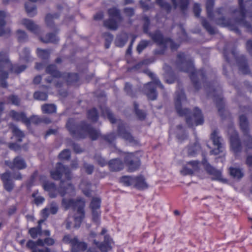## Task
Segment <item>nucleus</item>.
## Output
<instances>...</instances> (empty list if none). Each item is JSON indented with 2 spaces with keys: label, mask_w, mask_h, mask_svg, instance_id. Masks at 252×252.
Returning <instances> with one entry per match:
<instances>
[{
  "label": "nucleus",
  "mask_w": 252,
  "mask_h": 252,
  "mask_svg": "<svg viewBox=\"0 0 252 252\" xmlns=\"http://www.w3.org/2000/svg\"><path fill=\"white\" fill-rule=\"evenodd\" d=\"M77 238L75 237L73 239L71 238V236L69 235H65L63 238V241L65 243L70 244L71 246L73 244V242H74Z\"/></svg>",
  "instance_id": "0e129e2a"
},
{
  "label": "nucleus",
  "mask_w": 252,
  "mask_h": 252,
  "mask_svg": "<svg viewBox=\"0 0 252 252\" xmlns=\"http://www.w3.org/2000/svg\"><path fill=\"white\" fill-rule=\"evenodd\" d=\"M102 115L104 117H107L112 123H115L116 120L113 115L111 113L110 110L108 108H104L102 109Z\"/></svg>",
  "instance_id": "09e8293b"
},
{
  "label": "nucleus",
  "mask_w": 252,
  "mask_h": 252,
  "mask_svg": "<svg viewBox=\"0 0 252 252\" xmlns=\"http://www.w3.org/2000/svg\"><path fill=\"white\" fill-rule=\"evenodd\" d=\"M185 55L183 53H180L178 55V64L181 63L183 66V68H181L182 71L190 73V77L192 81L194 79V75L195 74V70L194 65L191 61L188 62L184 60Z\"/></svg>",
  "instance_id": "0eeeda50"
},
{
  "label": "nucleus",
  "mask_w": 252,
  "mask_h": 252,
  "mask_svg": "<svg viewBox=\"0 0 252 252\" xmlns=\"http://www.w3.org/2000/svg\"><path fill=\"white\" fill-rule=\"evenodd\" d=\"M37 194V193H33L32 194V196H33V197H34L35 203L36 205H39L40 204H42L44 202L45 199H44V197L42 196H36V195Z\"/></svg>",
  "instance_id": "e2e57ef3"
},
{
  "label": "nucleus",
  "mask_w": 252,
  "mask_h": 252,
  "mask_svg": "<svg viewBox=\"0 0 252 252\" xmlns=\"http://www.w3.org/2000/svg\"><path fill=\"white\" fill-rule=\"evenodd\" d=\"M124 13L128 17H131L134 14V10L131 7H126L124 9Z\"/></svg>",
  "instance_id": "338daca9"
},
{
  "label": "nucleus",
  "mask_w": 252,
  "mask_h": 252,
  "mask_svg": "<svg viewBox=\"0 0 252 252\" xmlns=\"http://www.w3.org/2000/svg\"><path fill=\"white\" fill-rule=\"evenodd\" d=\"M25 7L28 15L33 16L36 14V7L31 2H27L25 4Z\"/></svg>",
  "instance_id": "f704fd0d"
},
{
  "label": "nucleus",
  "mask_w": 252,
  "mask_h": 252,
  "mask_svg": "<svg viewBox=\"0 0 252 252\" xmlns=\"http://www.w3.org/2000/svg\"><path fill=\"white\" fill-rule=\"evenodd\" d=\"M28 122L25 123L27 126H29L31 124H38L41 122H44L46 124H49L51 121L48 119H42L38 116H33L30 118H28Z\"/></svg>",
  "instance_id": "c85d7f7f"
},
{
  "label": "nucleus",
  "mask_w": 252,
  "mask_h": 252,
  "mask_svg": "<svg viewBox=\"0 0 252 252\" xmlns=\"http://www.w3.org/2000/svg\"><path fill=\"white\" fill-rule=\"evenodd\" d=\"M240 126L245 135L247 137L246 146L248 148H252V137L247 135L248 123L246 117L242 115L240 117Z\"/></svg>",
  "instance_id": "4468645a"
},
{
  "label": "nucleus",
  "mask_w": 252,
  "mask_h": 252,
  "mask_svg": "<svg viewBox=\"0 0 252 252\" xmlns=\"http://www.w3.org/2000/svg\"><path fill=\"white\" fill-rule=\"evenodd\" d=\"M175 8L179 7L182 12L186 11L189 5L190 0H171Z\"/></svg>",
  "instance_id": "5701e85b"
},
{
  "label": "nucleus",
  "mask_w": 252,
  "mask_h": 252,
  "mask_svg": "<svg viewBox=\"0 0 252 252\" xmlns=\"http://www.w3.org/2000/svg\"><path fill=\"white\" fill-rule=\"evenodd\" d=\"M104 26L108 29L115 30L118 28V23L114 18H109L103 21Z\"/></svg>",
  "instance_id": "7c9ffc66"
},
{
  "label": "nucleus",
  "mask_w": 252,
  "mask_h": 252,
  "mask_svg": "<svg viewBox=\"0 0 252 252\" xmlns=\"http://www.w3.org/2000/svg\"><path fill=\"white\" fill-rule=\"evenodd\" d=\"M91 185L86 181H83L80 185V188L82 189L84 194L86 196H89L90 194V188Z\"/></svg>",
  "instance_id": "de8ad7c7"
},
{
  "label": "nucleus",
  "mask_w": 252,
  "mask_h": 252,
  "mask_svg": "<svg viewBox=\"0 0 252 252\" xmlns=\"http://www.w3.org/2000/svg\"><path fill=\"white\" fill-rule=\"evenodd\" d=\"M214 4V0H207L206 2V9L207 16L210 18L213 16V8Z\"/></svg>",
  "instance_id": "e433bc0d"
},
{
  "label": "nucleus",
  "mask_w": 252,
  "mask_h": 252,
  "mask_svg": "<svg viewBox=\"0 0 252 252\" xmlns=\"http://www.w3.org/2000/svg\"><path fill=\"white\" fill-rule=\"evenodd\" d=\"M89 119L92 121H96L98 119V114L95 108H93L88 111V114Z\"/></svg>",
  "instance_id": "5fc2aeb1"
},
{
  "label": "nucleus",
  "mask_w": 252,
  "mask_h": 252,
  "mask_svg": "<svg viewBox=\"0 0 252 252\" xmlns=\"http://www.w3.org/2000/svg\"><path fill=\"white\" fill-rule=\"evenodd\" d=\"M20 60L23 62H28L30 61V50L27 48H24L20 51Z\"/></svg>",
  "instance_id": "58836bf2"
},
{
  "label": "nucleus",
  "mask_w": 252,
  "mask_h": 252,
  "mask_svg": "<svg viewBox=\"0 0 252 252\" xmlns=\"http://www.w3.org/2000/svg\"><path fill=\"white\" fill-rule=\"evenodd\" d=\"M135 180V177L126 176L120 179V182L126 186H134Z\"/></svg>",
  "instance_id": "a19ab883"
},
{
  "label": "nucleus",
  "mask_w": 252,
  "mask_h": 252,
  "mask_svg": "<svg viewBox=\"0 0 252 252\" xmlns=\"http://www.w3.org/2000/svg\"><path fill=\"white\" fill-rule=\"evenodd\" d=\"M200 150V146L198 143H195L193 146L190 147L188 149L189 155L194 156L197 151Z\"/></svg>",
  "instance_id": "603ef678"
},
{
  "label": "nucleus",
  "mask_w": 252,
  "mask_h": 252,
  "mask_svg": "<svg viewBox=\"0 0 252 252\" xmlns=\"http://www.w3.org/2000/svg\"><path fill=\"white\" fill-rule=\"evenodd\" d=\"M44 221V220H41L38 221V227H33L29 230V233L31 235V236L33 238L35 239L37 237V236L40 235L41 233V223Z\"/></svg>",
  "instance_id": "473e14b6"
},
{
  "label": "nucleus",
  "mask_w": 252,
  "mask_h": 252,
  "mask_svg": "<svg viewBox=\"0 0 252 252\" xmlns=\"http://www.w3.org/2000/svg\"><path fill=\"white\" fill-rule=\"evenodd\" d=\"M193 11L195 17L198 18L200 16L201 9L200 4L198 3H194L193 6Z\"/></svg>",
  "instance_id": "bf43d9fd"
},
{
  "label": "nucleus",
  "mask_w": 252,
  "mask_h": 252,
  "mask_svg": "<svg viewBox=\"0 0 252 252\" xmlns=\"http://www.w3.org/2000/svg\"><path fill=\"white\" fill-rule=\"evenodd\" d=\"M230 175L236 179H240L243 176V173L241 169L236 168H230Z\"/></svg>",
  "instance_id": "a18cd8bd"
},
{
  "label": "nucleus",
  "mask_w": 252,
  "mask_h": 252,
  "mask_svg": "<svg viewBox=\"0 0 252 252\" xmlns=\"http://www.w3.org/2000/svg\"><path fill=\"white\" fill-rule=\"evenodd\" d=\"M64 184V182L61 181V187L59 189V192L62 196H64L65 195L68 194L69 195H73L75 194L74 189L73 186L70 184H67V187L66 189H64L63 186Z\"/></svg>",
  "instance_id": "a878e982"
},
{
  "label": "nucleus",
  "mask_w": 252,
  "mask_h": 252,
  "mask_svg": "<svg viewBox=\"0 0 252 252\" xmlns=\"http://www.w3.org/2000/svg\"><path fill=\"white\" fill-rule=\"evenodd\" d=\"M50 174L52 178L55 180L60 179L63 174H64L67 180H69L71 178L68 168L65 167L60 162L57 163L56 169L51 171Z\"/></svg>",
  "instance_id": "1a4fd4ad"
},
{
  "label": "nucleus",
  "mask_w": 252,
  "mask_h": 252,
  "mask_svg": "<svg viewBox=\"0 0 252 252\" xmlns=\"http://www.w3.org/2000/svg\"><path fill=\"white\" fill-rule=\"evenodd\" d=\"M5 164L12 169H23L26 167V163L24 160L20 157L15 158L13 162L6 160L5 161Z\"/></svg>",
  "instance_id": "f3484780"
},
{
  "label": "nucleus",
  "mask_w": 252,
  "mask_h": 252,
  "mask_svg": "<svg viewBox=\"0 0 252 252\" xmlns=\"http://www.w3.org/2000/svg\"><path fill=\"white\" fill-rule=\"evenodd\" d=\"M108 164L110 170L112 171H119L123 169L124 166V163L118 159L110 160Z\"/></svg>",
  "instance_id": "b1692460"
},
{
  "label": "nucleus",
  "mask_w": 252,
  "mask_h": 252,
  "mask_svg": "<svg viewBox=\"0 0 252 252\" xmlns=\"http://www.w3.org/2000/svg\"><path fill=\"white\" fill-rule=\"evenodd\" d=\"M87 247L86 243L83 242H79L77 238L71 246L72 252H81L84 251Z\"/></svg>",
  "instance_id": "393cba45"
},
{
  "label": "nucleus",
  "mask_w": 252,
  "mask_h": 252,
  "mask_svg": "<svg viewBox=\"0 0 252 252\" xmlns=\"http://www.w3.org/2000/svg\"><path fill=\"white\" fill-rule=\"evenodd\" d=\"M234 12L235 13H239L241 16L242 19H244L246 17L247 10L245 5L239 6V9L235 10Z\"/></svg>",
  "instance_id": "4d7b16f0"
},
{
  "label": "nucleus",
  "mask_w": 252,
  "mask_h": 252,
  "mask_svg": "<svg viewBox=\"0 0 252 252\" xmlns=\"http://www.w3.org/2000/svg\"><path fill=\"white\" fill-rule=\"evenodd\" d=\"M138 105L136 104H134V109L135 111V113L137 116L140 119H143L145 117V114L144 113L142 112L140 110L137 109Z\"/></svg>",
  "instance_id": "69168bd1"
},
{
  "label": "nucleus",
  "mask_w": 252,
  "mask_h": 252,
  "mask_svg": "<svg viewBox=\"0 0 252 252\" xmlns=\"http://www.w3.org/2000/svg\"><path fill=\"white\" fill-rule=\"evenodd\" d=\"M127 41V36L126 34H123L117 37L115 40L116 46L123 47Z\"/></svg>",
  "instance_id": "37998d69"
},
{
  "label": "nucleus",
  "mask_w": 252,
  "mask_h": 252,
  "mask_svg": "<svg viewBox=\"0 0 252 252\" xmlns=\"http://www.w3.org/2000/svg\"><path fill=\"white\" fill-rule=\"evenodd\" d=\"M186 121L190 127L202 125L204 120L200 110L198 108H195L192 115L189 118H187Z\"/></svg>",
  "instance_id": "ddd939ff"
},
{
  "label": "nucleus",
  "mask_w": 252,
  "mask_h": 252,
  "mask_svg": "<svg viewBox=\"0 0 252 252\" xmlns=\"http://www.w3.org/2000/svg\"><path fill=\"white\" fill-rule=\"evenodd\" d=\"M151 36L153 40L159 45H163L166 47H170L172 50H176L179 45L174 43L171 39H164L160 32H153Z\"/></svg>",
  "instance_id": "6e6552de"
},
{
  "label": "nucleus",
  "mask_w": 252,
  "mask_h": 252,
  "mask_svg": "<svg viewBox=\"0 0 252 252\" xmlns=\"http://www.w3.org/2000/svg\"><path fill=\"white\" fill-rule=\"evenodd\" d=\"M46 72L50 75V77L46 79V82L48 83H54L57 87L60 86L58 83V80H65L66 82H69L76 79L77 77L76 74H67V78L65 79V75H61L57 70L56 66L52 64L49 65L47 67Z\"/></svg>",
  "instance_id": "7ed1b4c3"
},
{
  "label": "nucleus",
  "mask_w": 252,
  "mask_h": 252,
  "mask_svg": "<svg viewBox=\"0 0 252 252\" xmlns=\"http://www.w3.org/2000/svg\"><path fill=\"white\" fill-rule=\"evenodd\" d=\"M198 168L199 162L197 161H191L189 162L187 165L184 167L181 172L184 175H190L197 171Z\"/></svg>",
  "instance_id": "aec40b11"
},
{
  "label": "nucleus",
  "mask_w": 252,
  "mask_h": 252,
  "mask_svg": "<svg viewBox=\"0 0 252 252\" xmlns=\"http://www.w3.org/2000/svg\"><path fill=\"white\" fill-rule=\"evenodd\" d=\"M42 111L44 113H52L56 111V107L54 104H45L42 106Z\"/></svg>",
  "instance_id": "c03bdc74"
},
{
  "label": "nucleus",
  "mask_w": 252,
  "mask_h": 252,
  "mask_svg": "<svg viewBox=\"0 0 252 252\" xmlns=\"http://www.w3.org/2000/svg\"><path fill=\"white\" fill-rule=\"evenodd\" d=\"M22 24L30 32H38V27L37 25L31 20L24 19L22 20Z\"/></svg>",
  "instance_id": "cd10ccee"
},
{
  "label": "nucleus",
  "mask_w": 252,
  "mask_h": 252,
  "mask_svg": "<svg viewBox=\"0 0 252 252\" xmlns=\"http://www.w3.org/2000/svg\"><path fill=\"white\" fill-rule=\"evenodd\" d=\"M125 163L130 172L136 170L140 166L139 159L133 153H127L125 156Z\"/></svg>",
  "instance_id": "9d476101"
},
{
  "label": "nucleus",
  "mask_w": 252,
  "mask_h": 252,
  "mask_svg": "<svg viewBox=\"0 0 252 252\" xmlns=\"http://www.w3.org/2000/svg\"><path fill=\"white\" fill-rule=\"evenodd\" d=\"M9 115L11 118L16 121H22L23 123L28 122V118L26 117L25 114L23 112L18 113L15 111H11Z\"/></svg>",
  "instance_id": "bb28decb"
},
{
  "label": "nucleus",
  "mask_w": 252,
  "mask_h": 252,
  "mask_svg": "<svg viewBox=\"0 0 252 252\" xmlns=\"http://www.w3.org/2000/svg\"><path fill=\"white\" fill-rule=\"evenodd\" d=\"M27 247L32 250V252H51L49 248H45V249H36L35 248L37 246H44V243L42 239H39L37 241L34 242L32 240H29L27 243Z\"/></svg>",
  "instance_id": "6ab92c4d"
},
{
  "label": "nucleus",
  "mask_w": 252,
  "mask_h": 252,
  "mask_svg": "<svg viewBox=\"0 0 252 252\" xmlns=\"http://www.w3.org/2000/svg\"><path fill=\"white\" fill-rule=\"evenodd\" d=\"M58 210V207L56 203L52 202L50 204L49 207H47L42 210L41 214L43 218L46 219L49 214H55Z\"/></svg>",
  "instance_id": "4be33fe9"
},
{
  "label": "nucleus",
  "mask_w": 252,
  "mask_h": 252,
  "mask_svg": "<svg viewBox=\"0 0 252 252\" xmlns=\"http://www.w3.org/2000/svg\"><path fill=\"white\" fill-rule=\"evenodd\" d=\"M100 202L101 200L99 198L94 197L93 198L90 204V208L92 209L93 213V220L95 222L98 221L99 220Z\"/></svg>",
  "instance_id": "2eb2a0df"
},
{
  "label": "nucleus",
  "mask_w": 252,
  "mask_h": 252,
  "mask_svg": "<svg viewBox=\"0 0 252 252\" xmlns=\"http://www.w3.org/2000/svg\"><path fill=\"white\" fill-rule=\"evenodd\" d=\"M202 24L203 26L207 30V32H214L207 20L204 19L202 21Z\"/></svg>",
  "instance_id": "774afa93"
},
{
  "label": "nucleus",
  "mask_w": 252,
  "mask_h": 252,
  "mask_svg": "<svg viewBox=\"0 0 252 252\" xmlns=\"http://www.w3.org/2000/svg\"><path fill=\"white\" fill-rule=\"evenodd\" d=\"M228 133L230 134V142L231 148L235 153H236L239 152L241 148L238 134L232 126L229 128Z\"/></svg>",
  "instance_id": "9b49d317"
},
{
  "label": "nucleus",
  "mask_w": 252,
  "mask_h": 252,
  "mask_svg": "<svg viewBox=\"0 0 252 252\" xmlns=\"http://www.w3.org/2000/svg\"><path fill=\"white\" fill-rule=\"evenodd\" d=\"M43 187L45 190L49 192V194L51 197L54 198L56 197V195L53 193L56 190V188L54 184L49 182H45L43 184Z\"/></svg>",
  "instance_id": "2f4dec72"
},
{
  "label": "nucleus",
  "mask_w": 252,
  "mask_h": 252,
  "mask_svg": "<svg viewBox=\"0 0 252 252\" xmlns=\"http://www.w3.org/2000/svg\"><path fill=\"white\" fill-rule=\"evenodd\" d=\"M66 127L71 134L76 138H84L88 135L92 140L96 139L100 135L99 132L83 124L81 126H77L73 119H69L66 123Z\"/></svg>",
  "instance_id": "f03ea898"
},
{
  "label": "nucleus",
  "mask_w": 252,
  "mask_h": 252,
  "mask_svg": "<svg viewBox=\"0 0 252 252\" xmlns=\"http://www.w3.org/2000/svg\"><path fill=\"white\" fill-rule=\"evenodd\" d=\"M33 96L35 99L39 100H46L48 97L46 93L40 92H36Z\"/></svg>",
  "instance_id": "864d4df0"
},
{
  "label": "nucleus",
  "mask_w": 252,
  "mask_h": 252,
  "mask_svg": "<svg viewBox=\"0 0 252 252\" xmlns=\"http://www.w3.org/2000/svg\"><path fill=\"white\" fill-rule=\"evenodd\" d=\"M142 21L143 22V32H149V28L150 25V20L148 16H144L142 18Z\"/></svg>",
  "instance_id": "6e6d98bb"
},
{
  "label": "nucleus",
  "mask_w": 252,
  "mask_h": 252,
  "mask_svg": "<svg viewBox=\"0 0 252 252\" xmlns=\"http://www.w3.org/2000/svg\"><path fill=\"white\" fill-rule=\"evenodd\" d=\"M41 40L45 43L55 42L56 39L55 32H48L45 38H41Z\"/></svg>",
  "instance_id": "49530a36"
},
{
  "label": "nucleus",
  "mask_w": 252,
  "mask_h": 252,
  "mask_svg": "<svg viewBox=\"0 0 252 252\" xmlns=\"http://www.w3.org/2000/svg\"><path fill=\"white\" fill-rule=\"evenodd\" d=\"M157 4L162 9L165 10L167 13L170 12L172 6L170 3L164 0H156Z\"/></svg>",
  "instance_id": "4c0bfd02"
},
{
  "label": "nucleus",
  "mask_w": 252,
  "mask_h": 252,
  "mask_svg": "<svg viewBox=\"0 0 252 252\" xmlns=\"http://www.w3.org/2000/svg\"><path fill=\"white\" fill-rule=\"evenodd\" d=\"M37 54L38 57L41 59H47L50 55V52L48 50H42L40 49H37Z\"/></svg>",
  "instance_id": "3c124183"
},
{
  "label": "nucleus",
  "mask_w": 252,
  "mask_h": 252,
  "mask_svg": "<svg viewBox=\"0 0 252 252\" xmlns=\"http://www.w3.org/2000/svg\"><path fill=\"white\" fill-rule=\"evenodd\" d=\"M60 14L59 13H55L54 14H52L50 13L47 14L45 18V21L46 24L48 26H52L53 22V21L54 19H57L59 17Z\"/></svg>",
  "instance_id": "79ce46f5"
},
{
  "label": "nucleus",
  "mask_w": 252,
  "mask_h": 252,
  "mask_svg": "<svg viewBox=\"0 0 252 252\" xmlns=\"http://www.w3.org/2000/svg\"><path fill=\"white\" fill-rule=\"evenodd\" d=\"M70 156V151L68 150H64L60 154L59 158L61 159H68Z\"/></svg>",
  "instance_id": "052dcab7"
},
{
  "label": "nucleus",
  "mask_w": 252,
  "mask_h": 252,
  "mask_svg": "<svg viewBox=\"0 0 252 252\" xmlns=\"http://www.w3.org/2000/svg\"><path fill=\"white\" fill-rule=\"evenodd\" d=\"M106 231L107 230L105 228H103L100 234L97 235L94 232H91L89 237V241H92L94 244L102 252H107L110 250L113 243L112 239L107 235L104 236V240L103 243L99 244V242L97 240V239H99L101 235H104Z\"/></svg>",
  "instance_id": "20e7f679"
},
{
  "label": "nucleus",
  "mask_w": 252,
  "mask_h": 252,
  "mask_svg": "<svg viewBox=\"0 0 252 252\" xmlns=\"http://www.w3.org/2000/svg\"><path fill=\"white\" fill-rule=\"evenodd\" d=\"M205 170L210 175L213 176V179L216 180H221V173L220 170H218L213 167L211 165L208 163L207 161L204 158L202 161Z\"/></svg>",
  "instance_id": "dca6fc26"
},
{
  "label": "nucleus",
  "mask_w": 252,
  "mask_h": 252,
  "mask_svg": "<svg viewBox=\"0 0 252 252\" xmlns=\"http://www.w3.org/2000/svg\"><path fill=\"white\" fill-rule=\"evenodd\" d=\"M149 42L146 40L141 41L137 46V51L140 53L148 45Z\"/></svg>",
  "instance_id": "680f3d73"
},
{
  "label": "nucleus",
  "mask_w": 252,
  "mask_h": 252,
  "mask_svg": "<svg viewBox=\"0 0 252 252\" xmlns=\"http://www.w3.org/2000/svg\"><path fill=\"white\" fill-rule=\"evenodd\" d=\"M9 127L11 128L13 135L18 138V141L21 142L22 138L24 136L23 132L14 125H10Z\"/></svg>",
  "instance_id": "ea45409f"
},
{
  "label": "nucleus",
  "mask_w": 252,
  "mask_h": 252,
  "mask_svg": "<svg viewBox=\"0 0 252 252\" xmlns=\"http://www.w3.org/2000/svg\"><path fill=\"white\" fill-rule=\"evenodd\" d=\"M6 16V13L5 11L0 10V32H5L4 28L6 24L5 20Z\"/></svg>",
  "instance_id": "8fccbe9b"
},
{
  "label": "nucleus",
  "mask_w": 252,
  "mask_h": 252,
  "mask_svg": "<svg viewBox=\"0 0 252 252\" xmlns=\"http://www.w3.org/2000/svg\"><path fill=\"white\" fill-rule=\"evenodd\" d=\"M10 174L9 172H6L1 175V179L3 182L4 189L8 191H11L13 189V183L10 180Z\"/></svg>",
  "instance_id": "412c9836"
},
{
  "label": "nucleus",
  "mask_w": 252,
  "mask_h": 252,
  "mask_svg": "<svg viewBox=\"0 0 252 252\" xmlns=\"http://www.w3.org/2000/svg\"><path fill=\"white\" fill-rule=\"evenodd\" d=\"M119 134L123 138L131 142L133 140L132 137L130 134L126 130L125 127L123 126H119L118 127Z\"/></svg>",
  "instance_id": "72a5a7b5"
},
{
  "label": "nucleus",
  "mask_w": 252,
  "mask_h": 252,
  "mask_svg": "<svg viewBox=\"0 0 252 252\" xmlns=\"http://www.w3.org/2000/svg\"><path fill=\"white\" fill-rule=\"evenodd\" d=\"M62 205L67 209L69 208L72 207L74 209H77V214L75 215L74 218H70V217L68 218L66 220V227L67 229H69L71 226V222L70 220H73L75 223L74 227L75 228H78L80 227L82 220L84 217L85 213L84 211V208L85 206V201L82 199L77 200L76 202H74L72 199L67 200L65 198H63L62 200Z\"/></svg>",
  "instance_id": "f257e3e1"
},
{
  "label": "nucleus",
  "mask_w": 252,
  "mask_h": 252,
  "mask_svg": "<svg viewBox=\"0 0 252 252\" xmlns=\"http://www.w3.org/2000/svg\"><path fill=\"white\" fill-rule=\"evenodd\" d=\"M219 21L224 27H230L232 26L231 20L230 19L226 18L224 17H222L220 18Z\"/></svg>",
  "instance_id": "13d9d810"
},
{
  "label": "nucleus",
  "mask_w": 252,
  "mask_h": 252,
  "mask_svg": "<svg viewBox=\"0 0 252 252\" xmlns=\"http://www.w3.org/2000/svg\"><path fill=\"white\" fill-rule=\"evenodd\" d=\"M108 14L110 18H116L119 20H121L122 19L120 10L116 7L109 8L108 10Z\"/></svg>",
  "instance_id": "c9c22d12"
},
{
  "label": "nucleus",
  "mask_w": 252,
  "mask_h": 252,
  "mask_svg": "<svg viewBox=\"0 0 252 252\" xmlns=\"http://www.w3.org/2000/svg\"><path fill=\"white\" fill-rule=\"evenodd\" d=\"M134 186L139 189H144L148 188V185L143 176L135 177Z\"/></svg>",
  "instance_id": "c756f323"
},
{
  "label": "nucleus",
  "mask_w": 252,
  "mask_h": 252,
  "mask_svg": "<svg viewBox=\"0 0 252 252\" xmlns=\"http://www.w3.org/2000/svg\"><path fill=\"white\" fill-rule=\"evenodd\" d=\"M186 100V96L184 92L181 90L176 93L175 98V107L177 113L180 116H187L189 112L188 109H184L183 111L181 109V103Z\"/></svg>",
  "instance_id": "f8f14e48"
},
{
  "label": "nucleus",
  "mask_w": 252,
  "mask_h": 252,
  "mask_svg": "<svg viewBox=\"0 0 252 252\" xmlns=\"http://www.w3.org/2000/svg\"><path fill=\"white\" fill-rule=\"evenodd\" d=\"M211 138L212 140L214 145L217 147V149H215L211 151L212 154L218 155L222 152L223 147L220 142V137L218 136V131L214 130L211 134Z\"/></svg>",
  "instance_id": "a211bd4d"
},
{
  "label": "nucleus",
  "mask_w": 252,
  "mask_h": 252,
  "mask_svg": "<svg viewBox=\"0 0 252 252\" xmlns=\"http://www.w3.org/2000/svg\"><path fill=\"white\" fill-rule=\"evenodd\" d=\"M11 66L6 54L4 53H0V83L3 87H7V83L5 80L8 77V73L5 71H1V68H8Z\"/></svg>",
  "instance_id": "423d86ee"
},
{
  "label": "nucleus",
  "mask_w": 252,
  "mask_h": 252,
  "mask_svg": "<svg viewBox=\"0 0 252 252\" xmlns=\"http://www.w3.org/2000/svg\"><path fill=\"white\" fill-rule=\"evenodd\" d=\"M148 75L152 78L153 81L147 83L145 86V91L148 97L151 100H155L157 98V93L156 91V87H159L161 89L163 88L159 80L155 77L152 72L149 71Z\"/></svg>",
  "instance_id": "39448f33"
}]
</instances>
